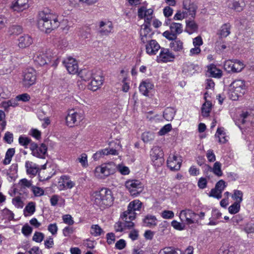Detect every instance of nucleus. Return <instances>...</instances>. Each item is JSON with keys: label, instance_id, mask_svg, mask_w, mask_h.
Returning <instances> with one entry per match:
<instances>
[{"label": "nucleus", "instance_id": "obj_63", "mask_svg": "<svg viewBox=\"0 0 254 254\" xmlns=\"http://www.w3.org/2000/svg\"><path fill=\"white\" fill-rule=\"evenodd\" d=\"M32 190L36 196H41L43 195L44 192V190L36 186H33L32 187Z\"/></svg>", "mask_w": 254, "mask_h": 254}, {"label": "nucleus", "instance_id": "obj_36", "mask_svg": "<svg viewBox=\"0 0 254 254\" xmlns=\"http://www.w3.org/2000/svg\"><path fill=\"white\" fill-rule=\"evenodd\" d=\"M215 136L218 138V141L221 143H225L228 140V137L226 135L224 128L223 127L217 128Z\"/></svg>", "mask_w": 254, "mask_h": 254}, {"label": "nucleus", "instance_id": "obj_50", "mask_svg": "<svg viewBox=\"0 0 254 254\" xmlns=\"http://www.w3.org/2000/svg\"><path fill=\"white\" fill-rule=\"evenodd\" d=\"M154 134L150 132H145L142 134V139L144 142H148L154 139Z\"/></svg>", "mask_w": 254, "mask_h": 254}, {"label": "nucleus", "instance_id": "obj_60", "mask_svg": "<svg viewBox=\"0 0 254 254\" xmlns=\"http://www.w3.org/2000/svg\"><path fill=\"white\" fill-rule=\"evenodd\" d=\"M171 225L174 228L178 230H182L185 228L184 223H181L176 220H173L171 222Z\"/></svg>", "mask_w": 254, "mask_h": 254}, {"label": "nucleus", "instance_id": "obj_30", "mask_svg": "<svg viewBox=\"0 0 254 254\" xmlns=\"http://www.w3.org/2000/svg\"><path fill=\"white\" fill-rule=\"evenodd\" d=\"M176 113L175 108L168 107L166 108L163 113V117L167 121H171L174 119Z\"/></svg>", "mask_w": 254, "mask_h": 254}, {"label": "nucleus", "instance_id": "obj_21", "mask_svg": "<svg viewBox=\"0 0 254 254\" xmlns=\"http://www.w3.org/2000/svg\"><path fill=\"white\" fill-rule=\"evenodd\" d=\"M13 64L10 57L5 58L0 62V71L2 74L11 72L13 69Z\"/></svg>", "mask_w": 254, "mask_h": 254}, {"label": "nucleus", "instance_id": "obj_48", "mask_svg": "<svg viewBox=\"0 0 254 254\" xmlns=\"http://www.w3.org/2000/svg\"><path fill=\"white\" fill-rule=\"evenodd\" d=\"M245 67L243 62L238 60L234 61L233 72H240Z\"/></svg>", "mask_w": 254, "mask_h": 254}, {"label": "nucleus", "instance_id": "obj_28", "mask_svg": "<svg viewBox=\"0 0 254 254\" xmlns=\"http://www.w3.org/2000/svg\"><path fill=\"white\" fill-rule=\"evenodd\" d=\"M143 223L145 227H154L157 225V219L155 216L148 214L143 219Z\"/></svg>", "mask_w": 254, "mask_h": 254}, {"label": "nucleus", "instance_id": "obj_33", "mask_svg": "<svg viewBox=\"0 0 254 254\" xmlns=\"http://www.w3.org/2000/svg\"><path fill=\"white\" fill-rule=\"evenodd\" d=\"M36 210L35 203L33 202H29L23 210V214L25 217L33 215Z\"/></svg>", "mask_w": 254, "mask_h": 254}, {"label": "nucleus", "instance_id": "obj_46", "mask_svg": "<svg viewBox=\"0 0 254 254\" xmlns=\"http://www.w3.org/2000/svg\"><path fill=\"white\" fill-rule=\"evenodd\" d=\"M22 28L19 25H13L8 30L10 35H18L22 32Z\"/></svg>", "mask_w": 254, "mask_h": 254}, {"label": "nucleus", "instance_id": "obj_29", "mask_svg": "<svg viewBox=\"0 0 254 254\" xmlns=\"http://www.w3.org/2000/svg\"><path fill=\"white\" fill-rule=\"evenodd\" d=\"M183 9H186L189 15L192 18L194 17L197 9V6L195 4L191 2H189V3L184 2Z\"/></svg>", "mask_w": 254, "mask_h": 254}, {"label": "nucleus", "instance_id": "obj_24", "mask_svg": "<svg viewBox=\"0 0 254 254\" xmlns=\"http://www.w3.org/2000/svg\"><path fill=\"white\" fill-rule=\"evenodd\" d=\"M199 69V66L190 63H186L183 66V72L187 75H191Z\"/></svg>", "mask_w": 254, "mask_h": 254}, {"label": "nucleus", "instance_id": "obj_23", "mask_svg": "<svg viewBox=\"0 0 254 254\" xmlns=\"http://www.w3.org/2000/svg\"><path fill=\"white\" fill-rule=\"evenodd\" d=\"M205 173L206 175H208L209 172H213L218 177H221L223 175L221 170V164L219 162H216L214 164L213 167L208 165H205Z\"/></svg>", "mask_w": 254, "mask_h": 254}, {"label": "nucleus", "instance_id": "obj_61", "mask_svg": "<svg viewBox=\"0 0 254 254\" xmlns=\"http://www.w3.org/2000/svg\"><path fill=\"white\" fill-rule=\"evenodd\" d=\"M3 140L7 143L11 144L13 141V134L9 131L5 133L3 137Z\"/></svg>", "mask_w": 254, "mask_h": 254}, {"label": "nucleus", "instance_id": "obj_32", "mask_svg": "<svg viewBox=\"0 0 254 254\" xmlns=\"http://www.w3.org/2000/svg\"><path fill=\"white\" fill-rule=\"evenodd\" d=\"M207 93L206 92L204 94V98L206 100L205 102L203 104L201 109L202 115L203 117H207L209 116V113L211 110L212 104L210 102L206 100V95Z\"/></svg>", "mask_w": 254, "mask_h": 254}, {"label": "nucleus", "instance_id": "obj_1", "mask_svg": "<svg viewBox=\"0 0 254 254\" xmlns=\"http://www.w3.org/2000/svg\"><path fill=\"white\" fill-rule=\"evenodd\" d=\"M78 76L85 81L91 80L88 84V88L92 91L97 90L103 83L104 77L100 70L83 69L79 71Z\"/></svg>", "mask_w": 254, "mask_h": 254}, {"label": "nucleus", "instance_id": "obj_10", "mask_svg": "<svg viewBox=\"0 0 254 254\" xmlns=\"http://www.w3.org/2000/svg\"><path fill=\"white\" fill-rule=\"evenodd\" d=\"M142 206V203L138 199L134 200L128 204L127 210L124 213L125 217L129 219H135L136 213L135 211L139 210ZM127 218H126V219Z\"/></svg>", "mask_w": 254, "mask_h": 254}, {"label": "nucleus", "instance_id": "obj_54", "mask_svg": "<svg viewBox=\"0 0 254 254\" xmlns=\"http://www.w3.org/2000/svg\"><path fill=\"white\" fill-rule=\"evenodd\" d=\"M125 216L124 215V213H123L122 215V219L125 222L124 226L125 227H127L128 229H130V228L133 227L134 224V223H133L132 222V221L133 220H134V219H129V218H127V219H126V217H125Z\"/></svg>", "mask_w": 254, "mask_h": 254}, {"label": "nucleus", "instance_id": "obj_47", "mask_svg": "<svg viewBox=\"0 0 254 254\" xmlns=\"http://www.w3.org/2000/svg\"><path fill=\"white\" fill-rule=\"evenodd\" d=\"M77 160L81 164L83 168L88 166L87 155L85 153L81 154L77 159Z\"/></svg>", "mask_w": 254, "mask_h": 254}, {"label": "nucleus", "instance_id": "obj_22", "mask_svg": "<svg viewBox=\"0 0 254 254\" xmlns=\"http://www.w3.org/2000/svg\"><path fill=\"white\" fill-rule=\"evenodd\" d=\"M160 49V45L155 40L146 43L145 45L146 52L150 56L155 55Z\"/></svg>", "mask_w": 254, "mask_h": 254}, {"label": "nucleus", "instance_id": "obj_11", "mask_svg": "<svg viewBox=\"0 0 254 254\" xmlns=\"http://www.w3.org/2000/svg\"><path fill=\"white\" fill-rule=\"evenodd\" d=\"M150 25L143 24L141 26L139 37L141 42L143 43H148L152 41V37L154 34L150 28Z\"/></svg>", "mask_w": 254, "mask_h": 254}, {"label": "nucleus", "instance_id": "obj_41", "mask_svg": "<svg viewBox=\"0 0 254 254\" xmlns=\"http://www.w3.org/2000/svg\"><path fill=\"white\" fill-rule=\"evenodd\" d=\"M15 154V149L11 148H9L6 153L5 156V158L4 160L3 161V163L4 165H8L10 163V162L11 161V159L13 155Z\"/></svg>", "mask_w": 254, "mask_h": 254}, {"label": "nucleus", "instance_id": "obj_37", "mask_svg": "<svg viewBox=\"0 0 254 254\" xmlns=\"http://www.w3.org/2000/svg\"><path fill=\"white\" fill-rule=\"evenodd\" d=\"M34 60L40 65H44L47 63L49 58L46 56H42L41 52H37L33 57Z\"/></svg>", "mask_w": 254, "mask_h": 254}, {"label": "nucleus", "instance_id": "obj_6", "mask_svg": "<svg viewBox=\"0 0 254 254\" xmlns=\"http://www.w3.org/2000/svg\"><path fill=\"white\" fill-rule=\"evenodd\" d=\"M22 84L26 88H29L34 84L36 80V71L31 67L26 68L22 74Z\"/></svg>", "mask_w": 254, "mask_h": 254}, {"label": "nucleus", "instance_id": "obj_52", "mask_svg": "<svg viewBox=\"0 0 254 254\" xmlns=\"http://www.w3.org/2000/svg\"><path fill=\"white\" fill-rule=\"evenodd\" d=\"M234 61L228 60L224 64V68L228 72H233Z\"/></svg>", "mask_w": 254, "mask_h": 254}, {"label": "nucleus", "instance_id": "obj_4", "mask_svg": "<svg viewBox=\"0 0 254 254\" xmlns=\"http://www.w3.org/2000/svg\"><path fill=\"white\" fill-rule=\"evenodd\" d=\"M117 170L116 164L112 162L97 166L94 170V176L98 179H105L114 174Z\"/></svg>", "mask_w": 254, "mask_h": 254}, {"label": "nucleus", "instance_id": "obj_55", "mask_svg": "<svg viewBox=\"0 0 254 254\" xmlns=\"http://www.w3.org/2000/svg\"><path fill=\"white\" fill-rule=\"evenodd\" d=\"M44 238V235L43 233L39 232H36L33 236L32 240L37 242L41 243Z\"/></svg>", "mask_w": 254, "mask_h": 254}, {"label": "nucleus", "instance_id": "obj_39", "mask_svg": "<svg viewBox=\"0 0 254 254\" xmlns=\"http://www.w3.org/2000/svg\"><path fill=\"white\" fill-rule=\"evenodd\" d=\"M208 72L214 77L219 78L222 75V71L213 64H211L208 67Z\"/></svg>", "mask_w": 254, "mask_h": 254}, {"label": "nucleus", "instance_id": "obj_18", "mask_svg": "<svg viewBox=\"0 0 254 254\" xmlns=\"http://www.w3.org/2000/svg\"><path fill=\"white\" fill-rule=\"evenodd\" d=\"M175 58L174 54L169 49L161 48L159 55L157 56L159 61L167 63L172 62Z\"/></svg>", "mask_w": 254, "mask_h": 254}, {"label": "nucleus", "instance_id": "obj_38", "mask_svg": "<svg viewBox=\"0 0 254 254\" xmlns=\"http://www.w3.org/2000/svg\"><path fill=\"white\" fill-rule=\"evenodd\" d=\"M231 25L229 23H226L222 25L218 34L222 37H227L230 34Z\"/></svg>", "mask_w": 254, "mask_h": 254}, {"label": "nucleus", "instance_id": "obj_59", "mask_svg": "<svg viewBox=\"0 0 254 254\" xmlns=\"http://www.w3.org/2000/svg\"><path fill=\"white\" fill-rule=\"evenodd\" d=\"M63 220L64 223L69 225L74 224V220L72 216L69 214H65L63 216Z\"/></svg>", "mask_w": 254, "mask_h": 254}, {"label": "nucleus", "instance_id": "obj_27", "mask_svg": "<svg viewBox=\"0 0 254 254\" xmlns=\"http://www.w3.org/2000/svg\"><path fill=\"white\" fill-rule=\"evenodd\" d=\"M25 168L27 173L33 176H36L40 170L38 166L36 164L29 161L25 162Z\"/></svg>", "mask_w": 254, "mask_h": 254}, {"label": "nucleus", "instance_id": "obj_12", "mask_svg": "<svg viewBox=\"0 0 254 254\" xmlns=\"http://www.w3.org/2000/svg\"><path fill=\"white\" fill-rule=\"evenodd\" d=\"M30 149L34 156L41 159L45 158L47 150V148L44 144H42L38 146L36 143L33 142L31 143Z\"/></svg>", "mask_w": 254, "mask_h": 254}, {"label": "nucleus", "instance_id": "obj_26", "mask_svg": "<svg viewBox=\"0 0 254 254\" xmlns=\"http://www.w3.org/2000/svg\"><path fill=\"white\" fill-rule=\"evenodd\" d=\"M153 84L149 80H146L141 82L139 88L140 92L144 96H148V93L153 88Z\"/></svg>", "mask_w": 254, "mask_h": 254}, {"label": "nucleus", "instance_id": "obj_2", "mask_svg": "<svg viewBox=\"0 0 254 254\" xmlns=\"http://www.w3.org/2000/svg\"><path fill=\"white\" fill-rule=\"evenodd\" d=\"M59 25L58 16L55 13L45 10L39 13L38 26L41 31L49 33Z\"/></svg>", "mask_w": 254, "mask_h": 254}, {"label": "nucleus", "instance_id": "obj_15", "mask_svg": "<svg viewBox=\"0 0 254 254\" xmlns=\"http://www.w3.org/2000/svg\"><path fill=\"white\" fill-rule=\"evenodd\" d=\"M75 185V183L71 181L70 177L66 175H63L58 182V188L60 190L71 189Z\"/></svg>", "mask_w": 254, "mask_h": 254}, {"label": "nucleus", "instance_id": "obj_34", "mask_svg": "<svg viewBox=\"0 0 254 254\" xmlns=\"http://www.w3.org/2000/svg\"><path fill=\"white\" fill-rule=\"evenodd\" d=\"M170 30L173 32L177 36L181 34L183 31V26L182 24L178 22H172L170 25Z\"/></svg>", "mask_w": 254, "mask_h": 254}, {"label": "nucleus", "instance_id": "obj_7", "mask_svg": "<svg viewBox=\"0 0 254 254\" xmlns=\"http://www.w3.org/2000/svg\"><path fill=\"white\" fill-rule=\"evenodd\" d=\"M125 186L131 195L136 196L143 190V185L139 180H131L126 182Z\"/></svg>", "mask_w": 254, "mask_h": 254}, {"label": "nucleus", "instance_id": "obj_17", "mask_svg": "<svg viewBox=\"0 0 254 254\" xmlns=\"http://www.w3.org/2000/svg\"><path fill=\"white\" fill-rule=\"evenodd\" d=\"M153 10L151 8L146 9L141 7L138 10V16L140 18H144V23L150 25V22L153 18Z\"/></svg>", "mask_w": 254, "mask_h": 254}, {"label": "nucleus", "instance_id": "obj_13", "mask_svg": "<svg viewBox=\"0 0 254 254\" xmlns=\"http://www.w3.org/2000/svg\"><path fill=\"white\" fill-rule=\"evenodd\" d=\"M181 157L174 154H171L167 159V166L172 171L180 170L182 164Z\"/></svg>", "mask_w": 254, "mask_h": 254}, {"label": "nucleus", "instance_id": "obj_35", "mask_svg": "<svg viewBox=\"0 0 254 254\" xmlns=\"http://www.w3.org/2000/svg\"><path fill=\"white\" fill-rule=\"evenodd\" d=\"M228 7L234 10L240 12L244 9V6L241 5L240 1L237 0H228Z\"/></svg>", "mask_w": 254, "mask_h": 254}, {"label": "nucleus", "instance_id": "obj_16", "mask_svg": "<svg viewBox=\"0 0 254 254\" xmlns=\"http://www.w3.org/2000/svg\"><path fill=\"white\" fill-rule=\"evenodd\" d=\"M30 0H15L11 3V9L16 12H22L30 7Z\"/></svg>", "mask_w": 254, "mask_h": 254}, {"label": "nucleus", "instance_id": "obj_40", "mask_svg": "<svg viewBox=\"0 0 254 254\" xmlns=\"http://www.w3.org/2000/svg\"><path fill=\"white\" fill-rule=\"evenodd\" d=\"M171 47L174 51L181 52L183 49V42L177 38L170 44Z\"/></svg>", "mask_w": 254, "mask_h": 254}, {"label": "nucleus", "instance_id": "obj_49", "mask_svg": "<svg viewBox=\"0 0 254 254\" xmlns=\"http://www.w3.org/2000/svg\"><path fill=\"white\" fill-rule=\"evenodd\" d=\"M240 209V204L238 202H234L228 208L229 212L232 214L237 213Z\"/></svg>", "mask_w": 254, "mask_h": 254}, {"label": "nucleus", "instance_id": "obj_9", "mask_svg": "<svg viewBox=\"0 0 254 254\" xmlns=\"http://www.w3.org/2000/svg\"><path fill=\"white\" fill-rule=\"evenodd\" d=\"M83 119V114L81 112H77L74 110H71L68 111L66 117V123L69 127L74 126L80 123Z\"/></svg>", "mask_w": 254, "mask_h": 254}, {"label": "nucleus", "instance_id": "obj_56", "mask_svg": "<svg viewBox=\"0 0 254 254\" xmlns=\"http://www.w3.org/2000/svg\"><path fill=\"white\" fill-rule=\"evenodd\" d=\"M158 254H179L177 251L170 247L165 248L161 250Z\"/></svg>", "mask_w": 254, "mask_h": 254}, {"label": "nucleus", "instance_id": "obj_42", "mask_svg": "<svg viewBox=\"0 0 254 254\" xmlns=\"http://www.w3.org/2000/svg\"><path fill=\"white\" fill-rule=\"evenodd\" d=\"M31 183L26 179H22L20 180L18 183V186L20 189V190L23 192L25 191V190L27 188H29L31 186Z\"/></svg>", "mask_w": 254, "mask_h": 254}, {"label": "nucleus", "instance_id": "obj_25", "mask_svg": "<svg viewBox=\"0 0 254 254\" xmlns=\"http://www.w3.org/2000/svg\"><path fill=\"white\" fill-rule=\"evenodd\" d=\"M33 43L32 38L29 35H24L18 38V46L20 48H25Z\"/></svg>", "mask_w": 254, "mask_h": 254}, {"label": "nucleus", "instance_id": "obj_31", "mask_svg": "<svg viewBox=\"0 0 254 254\" xmlns=\"http://www.w3.org/2000/svg\"><path fill=\"white\" fill-rule=\"evenodd\" d=\"M186 31L189 34H191L197 31L198 26L193 20H186Z\"/></svg>", "mask_w": 254, "mask_h": 254}, {"label": "nucleus", "instance_id": "obj_3", "mask_svg": "<svg viewBox=\"0 0 254 254\" xmlns=\"http://www.w3.org/2000/svg\"><path fill=\"white\" fill-rule=\"evenodd\" d=\"M91 200L94 204L104 208L111 206L113 204L114 199L110 190L102 189L99 191L92 193Z\"/></svg>", "mask_w": 254, "mask_h": 254}, {"label": "nucleus", "instance_id": "obj_5", "mask_svg": "<svg viewBox=\"0 0 254 254\" xmlns=\"http://www.w3.org/2000/svg\"><path fill=\"white\" fill-rule=\"evenodd\" d=\"M246 91L245 82L242 80L234 81L229 87V97L232 100H238L239 97H242Z\"/></svg>", "mask_w": 254, "mask_h": 254}, {"label": "nucleus", "instance_id": "obj_44", "mask_svg": "<svg viewBox=\"0 0 254 254\" xmlns=\"http://www.w3.org/2000/svg\"><path fill=\"white\" fill-rule=\"evenodd\" d=\"M90 233L93 236L97 237L103 233V230L98 225H93L91 227Z\"/></svg>", "mask_w": 254, "mask_h": 254}, {"label": "nucleus", "instance_id": "obj_45", "mask_svg": "<svg viewBox=\"0 0 254 254\" xmlns=\"http://www.w3.org/2000/svg\"><path fill=\"white\" fill-rule=\"evenodd\" d=\"M243 193L242 191L239 190H235L232 195V197L235 200V202H238L239 204L243 201Z\"/></svg>", "mask_w": 254, "mask_h": 254}, {"label": "nucleus", "instance_id": "obj_53", "mask_svg": "<svg viewBox=\"0 0 254 254\" xmlns=\"http://www.w3.org/2000/svg\"><path fill=\"white\" fill-rule=\"evenodd\" d=\"M117 169L123 175H127L129 174L130 171L129 168L123 164H119L116 166Z\"/></svg>", "mask_w": 254, "mask_h": 254}, {"label": "nucleus", "instance_id": "obj_58", "mask_svg": "<svg viewBox=\"0 0 254 254\" xmlns=\"http://www.w3.org/2000/svg\"><path fill=\"white\" fill-rule=\"evenodd\" d=\"M12 204L17 208H22L23 206V202L20 197H15L12 200Z\"/></svg>", "mask_w": 254, "mask_h": 254}, {"label": "nucleus", "instance_id": "obj_19", "mask_svg": "<svg viewBox=\"0 0 254 254\" xmlns=\"http://www.w3.org/2000/svg\"><path fill=\"white\" fill-rule=\"evenodd\" d=\"M113 24L109 21H101L99 23L98 33L102 36H108L113 30Z\"/></svg>", "mask_w": 254, "mask_h": 254}, {"label": "nucleus", "instance_id": "obj_20", "mask_svg": "<svg viewBox=\"0 0 254 254\" xmlns=\"http://www.w3.org/2000/svg\"><path fill=\"white\" fill-rule=\"evenodd\" d=\"M67 70L70 74H75L77 72L78 66L76 60L71 57H68L63 62Z\"/></svg>", "mask_w": 254, "mask_h": 254}, {"label": "nucleus", "instance_id": "obj_14", "mask_svg": "<svg viewBox=\"0 0 254 254\" xmlns=\"http://www.w3.org/2000/svg\"><path fill=\"white\" fill-rule=\"evenodd\" d=\"M163 152L161 148L158 146L154 147L150 152L151 160L154 166H159L162 164Z\"/></svg>", "mask_w": 254, "mask_h": 254}, {"label": "nucleus", "instance_id": "obj_51", "mask_svg": "<svg viewBox=\"0 0 254 254\" xmlns=\"http://www.w3.org/2000/svg\"><path fill=\"white\" fill-rule=\"evenodd\" d=\"M2 216L7 220L10 221L13 219L14 214L11 210L4 208L2 210Z\"/></svg>", "mask_w": 254, "mask_h": 254}, {"label": "nucleus", "instance_id": "obj_43", "mask_svg": "<svg viewBox=\"0 0 254 254\" xmlns=\"http://www.w3.org/2000/svg\"><path fill=\"white\" fill-rule=\"evenodd\" d=\"M31 140L25 135H20L18 138V143L25 148H27L29 144H31Z\"/></svg>", "mask_w": 254, "mask_h": 254}, {"label": "nucleus", "instance_id": "obj_64", "mask_svg": "<svg viewBox=\"0 0 254 254\" xmlns=\"http://www.w3.org/2000/svg\"><path fill=\"white\" fill-rule=\"evenodd\" d=\"M161 216L164 219H171L174 217V213L171 210H164L162 212Z\"/></svg>", "mask_w": 254, "mask_h": 254}, {"label": "nucleus", "instance_id": "obj_62", "mask_svg": "<svg viewBox=\"0 0 254 254\" xmlns=\"http://www.w3.org/2000/svg\"><path fill=\"white\" fill-rule=\"evenodd\" d=\"M172 129V126L170 124L164 126L159 131L160 135H163L170 131Z\"/></svg>", "mask_w": 254, "mask_h": 254}, {"label": "nucleus", "instance_id": "obj_57", "mask_svg": "<svg viewBox=\"0 0 254 254\" xmlns=\"http://www.w3.org/2000/svg\"><path fill=\"white\" fill-rule=\"evenodd\" d=\"M163 36L169 40L174 41L177 36L171 30L166 31L163 33Z\"/></svg>", "mask_w": 254, "mask_h": 254}, {"label": "nucleus", "instance_id": "obj_8", "mask_svg": "<svg viewBox=\"0 0 254 254\" xmlns=\"http://www.w3.org/2000/svg\"><path fill=\"white\" fill-rule=\"evenodd\" d=\"M196 216V213L191 209L188 208L181 210L179 215V217L182 222L187 225L195 223L197 221Z\"/></svg>", "mask_w": 254, "mask_h": 254}]
</instances>
